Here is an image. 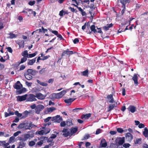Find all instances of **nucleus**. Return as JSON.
I'll return each mask as SVG.
<instances>
[{
    "mask_svg": "<svg viewBox=\"0 0 148 148\" xmlns=\"http://www.w3.org/2000/svg\"><path fill=\"white\" fill-rule=\"evenodd\" d=\"M35 3L36 2L35 1H30L28 2V4L30 6H32L35 4Z\"/></svg>",
    "mask_w": 148,
    "mask_h": 148,
    "instance_id": "52",
    "label": "nucleus"
},
{
    "mask_svg": "<svg viewBox=\"0 0 148 148\" xmlns=\"http://www.w3.org/2000/svg\"><path fill=\"white\" fill-rule=\"evenodd\" d=\"M7 111L10 115H13L14 114V112H11V109L10 108L8 109Z\"/></svg>",
    "mask_w": 148,
    "mask_h": 148,
    "instance_id": "58",
    "label": "nucleus"
},
{
    "mask_svg": "<svg viewBox=\"0 0 148 148\" xmlns=\"http://www.w3.org/2000/svg\"><path fill=\"white\" fill-rule=\"evenodd\" d=\"M45 107L44 106L41 104H39L37 106L36 108V112H39L40 111L42 110Z\"/></svg>",
    "mask_w": 148,
    "mask_h": 148,
    "instance_id": "13",
    "label": "nucleus"
},
{
    "mask_svg": "<svg viewBox=\"0 0 148 148\" xmlns=\"http://www.w3.org/2000/svg\"><path fill=\"white\" fill-rule=\"evenodd\" d=\"M107 98L109 100V102L110 103H112L114 102V99L112 94H110L107 96Z\"/></svg>",
    "mask_w": 148,
    "mask_h": 148,
    "instance_id": "19",
    "label": "nucleus"
},
{
    "mask_svg": "<svg viewBox=\"0 0 148 148\" xmlns=\"http://www.w3.org/2000/svg\"><path fill=\"white\" fill-rule=\"evenodd\" d=\"M130 145L129 143H125L123 145V147L125 148H127Z\"/></svg>",
    "mask_w": 148,
    "mask_h": 148,
    "instance_id": "64",
    "label": "nucleus"
},
{
    "mask_svg": "<svg viewBox=\"0 0 148 148\" xmlns=\"http://www.w3.org/2000/svg\"><path fill=\"white\" fill-rule=\"evenodd\" d=\"M9 35L10 36L8 37L9 38H10L12 39L13 38H16L17 36V35L14 34L12 33H10Z\"/></svg>",
    "mask_w": 148,
    "mask_h": 148,
    "instance_id": "32",
    "label": "nucleus"
},
{
    "mask_svg": "<svg viewBox=\"0 0 148 148\" xmlns=\"http://www.w3.org/2000/svg\"><path fill=\"white\" fill-rule=\"evenodd\" d=\"M120 2L122 5H125L127 3L130 2V1L129 0H120Z\"/></svg>",
    "mask_w": 148,
    "mask_h": 148,
    "instance_id": "29",
    "label": "nucleus"
},
{
    "mask_svg": "<svg viewBox=\"0 0 148 148\" xmlns=\"http://www.w3.org/2000/svg\"><path fill=\"white\" fill-rule=\"evenodd\" d=\"M47 71V69L46 68H43L40 70L39 71V73L42 75L45 73Z\"/></svg>",
    "mask_w": 148,
    "mask_h": 148,
    "instance_id": "33",
    "label": "nucleus"
},
{
    "mask_svg": "<svg viewBox=\"0 0 148 148\" xmlns=\"http://www.w3.org/2000/svg\"><path fill=\"white\" fill-rule=\"evenodd\" d=\"M22 87V85L19 81H17L14 86V88L17 90L20 89Z\"/></svg>",
    "mask_w": 148,
    "mask_h": 148,
    "instance_id": "7",
    "label": "nucleus"
},
{
    "mask_svg": "<svg viewBox=\"0 0 148 148\" xmlns=\"http://www.w3.org/2000/svg\"><path fill=\"white\" fill-rule=\"evenodd\" d=\"M19 142V146L17 148H22L25 146L26 143L24 142L25 141L23 140Z\"/></svg>",
    "mask_w": 148,
    "mask_h": 148,
    "instance_id": "25",
    "label": "nucleus"
},
{
    "mask_svg": "<svg viewBox=\"0 0 148 148\" xmlns=\"http://www.w3.org/2000/svg\"><path fill=\"white\" fill-rule=\"evenodd\" d=\"M27 58L26 57H24L22 58L21 59V61H18L20 64H22L25 62L27 60Z\"/></svg>",
    "mask_w": 148,
    "mask_h": 148,
    "instance_id": "31",
    "label": "nucleus"
},
{
    "mask_svg": "<svg viewBox=\"0 0 148 148\" xmlns=\"http://www.w3.org/2000/svg\"><path fill=\"white\" fill-rule=\"evenodd\" d=\"M82 108H76L75 109H73V111L74 112H79L80 110H82Z\"/></svg>",
    "mask_w": 148,
    "mask_h": 148,
    "instance_id": "54",
    "label": "nucleus"
},
{
    "mask_svg": "<svg viewBox=\"0 0 148 148\" xmlns=\"http://www.w3.org/2000/svg\"><path fill=\"white\" fill-rule=\"evenodd\" d=\"M25 68V66L23 65H21L19 67V71H21V70H24Z\"/></svg>",
    "mask_w": 148,
    "mask_h": 148,
    "instance_id": "49",
    "label": "nucleus"
},
{
    "mask_svg": "<svg viewBox=\"0 0 148 148\" xmlns=\"http://www.w3.org/2000/svg\"><path fill=\"white\" fill-rule=\"evenodd\" d=\"M107 144L105 139H102L100 143V147H106L107 146Z\"/></svg>",
    "mask_w": 148,
    "mask_h": 148,
    "instance_id": "12",
    "label": "nucleus"
},
{
    "mask_svg": "<svg viewBox=\"0 0 148 148\" xmlns=\"http://www.w3.org/2000/svg\"><path fill=\"white\" fill-rule=\"evenodd\" d=\"M45 131L43 130H41L39 131H37L36 132V133L40 135H43L45 133Z\"/></svg>",
    "mask_w": 148,
    "mask_h": 148,
    "instance_id": "44",
    "label": "nucleus"
},
{
    "mask_svg": "<svg viewBox=\"0 0 148 148\" xmlns=\"http://www.w3.org/2000/svg\"><path fill=\"white\" fill-rule=\"evenodd\" d=\"M36 97L38 99L42 100L44 99L45 98L46 96L41 93H38L36 94Z\"/></svg>",
    "mask_w": 148,
    "mask_h": 148,
    "instance_id": "9",
    "label": "nucleus"
},
{
    "mask_svg": "<svg viewBox=\"0 0 148 148\" xmlns=\"http://www.w3.org/2000/svg\"><path fill=\"white\" fill-rule=\"evenodd\" d=\"M51 119V117H48L45 119H44V121L45 122H48L50 119Z\"/></svg>",
    "mask_w": 148,
    "mask_h": 148,
    "instance_id": "59",
    "label": "nucleus"
},
{
    "mask_svg": "<svg viewBox=\"0 0 148 148\" xmlns=\"http://www.w3.org/2000/svg\"><path fill=\"white\" fill-rule=\"evenodd\" d=\"M128 110L132 113H134L136 110V108L134 106L130 105L128 108Z\"/></svg>",
    "mask_w": 148,
    "mask_h": 148,
    "instance_id": "20",
    "label": "nucleus"
},
{
    "mask_svg": "<svg viewBox=\"0 0 148 148\" xmlns=\"http://www.w3.org/2000/svg\"><path fill=\"white\" fill-rule=\"evenodd\" d=\"M51 120L52 121H55V122L58 123H60L62 121V118L60 115H57L56 116L53 117Z\"/></svg>",
    "mask_w": 148,
    "mask_h": 148,
    "instance_id": "3",
    "label": "nucleus"
},
{
    "mask_svg": "<svg viewBox=\"0 0 148 148\" xmlns=\"http://www.w3.org/2000/svg\"><path fill=\"white\" fill-rule=\"evenodd\" d=\"M90 137V136L89 134H87L84 136L83 139H82V140H86L88 139Z\"/></svg>",
    "mask_w": 148,
    "mask_h": 148,
    "instance_id": "47",
    "label": "nucleus"
},
{
    "mask_svg": "<svg viewBox=\"0 0 148 148\" xmlns=\"http://www.w3.org/2000/svg\"><path fill=\"white\" fill-rule=\"evenodd\" d=\"M49 30L50 32H51L52 33L56 35H57L58 34V32L56 30H53L51 29H50Z\"/></svg>",
    "mask_w": 148,
    "mask_h": 148,
    "instance_id": "50",
    "label": "nucleus"
},
{
    "mask_svg": "<svg viewBox=\"0 0 148 148\" xmlns=\"http://www.w3.org/2000/svg\"><path fill=\"white\" fill-rule=\"evenodd\" d=\"M27 95V94L22 96H18L17 97V100L18 101H22L26 100Z\"/></svg>",
    "mask_w": 148,
    "mask_h": 148,
    "instance_id": "8",
    "label": "nucleus"
},
{
    "mask_svg": "<svg viewBox=\"0 0 148 148\" xmlns=\"http://www.w3.org/2000/svg\"><path fill=\"white\" fill-rule=\"evenodd\" d=\"M59 94L58 93H53L51 94L49 96L50 98L52 99H59L60 98V97L59 96Z\"/></svg>",
    "mask_w": 148,
    "mask_h": 148,
    "instance_id": "11",
    "label": "nucleus"
},
{
    "mask_svg": "<svg viewBox=\"0 0 148 148\" xmlns=\"http://www.w3.org/2000/svg\"><path fill=\"white\" fill-rule=\"evenodd\" d=\"M21 133V131H18L14 133L13 135L14 136H16Z\"/></svg>",
    "mask_w": 148,
    "mask_h": 148,
    "instance_id": "60",
    "label": "nucleus"
},
{
    "mask_svg": "<svg viewBox=\"0 0 148 148\" xmlns=\"http://www.w3.org/2000/svg\"><path fill=\"white\" fill-rule=\"evenodd\" d=\"M29 61L27 62V65H32L35 62L36 60V58L32 60H28Z\"/></svg>",
    "mask_w": 148,
    "mask_h": 148,
    "instance_id": "24",
    "label": "nucleus"
},
{
    "mask_svg": "<svg viewBox=\"0 0 148 148\" xmlns=\"http://www.w3.org/2000/svg\"><path fill=\"white\" fill-rule=\"evenodd\" d=\"M70 132V130L69 129L65 128L62 131V132L63 133V135L65 137L71 136L72 135V134H71Z\"/></svg>",
    "mask_w": 148,
    "mask_h": 148,
    "instance_id": "2",
    "label": "nucleus"
},
{
    "mask_svg": "<svg viewBox=\"0 0 148 148\" xmlns=\"http://www.w3.org/2000/svg\"><path fill=\"white\" fill-rule=\"evenodd\" d=\"M64 11L63 10H62L61 11H60L59 13V15L61 16V17H62L63 16V15H64Z\"/></svg>",
    "mask_w": 148,
    "mask_h": 148,
    "instance_id": "61",
    "label": "nucleus"
},
{
    "mask_svg": "<svg viewBox=\"0 0 148 148\" xmlns=\"http://www.w3.org/2000/svg\"><path fill=\"white\" fill-rule=\"evenodd\" d=\"M27 71L31 75L35 76L38 73V71L32 69H29L27 70Z\"/></svg>",
    "mask_w": 148,
    "mask_h": 148,
    "instance_id": "10",
    "label": "nucleus"
},
{
    "mask_svg": "<svg viewBox=\"0 0 148 148\" xmlns=\"http://www.w3.org/2000/svg\"><path fill=\"white\" fill-rule=\"evenodd\" d=\"M50 129L49 128L45 129L44 130V131H45V134H47L49 133L50 132Z\"/></svg>",
    "mask_w": 148,
    "mask_h": 148,
    "instance_id": "63",
    "label": "nucleus"
},
{
    "mask_svg": "<svg viewBox=\"0 0 148 148\" xmlns=\"http://www.w3.org/2000/svg\"><path fill=\"white\" fill-rule=\"evenodd\" d=\"M125 25L121 24V28H120L118 30V32L119 33H121L122 32H125L126 30H128L129 29L128 28V26H127L125 29H122V27H125Z\"/></svg>",
    "mask_w": 148,
    "mask_h": 148,
    "instance_id": "16",
    "label": "nucleus"
},
{
    "mask_svg": "<svg viewBox=\"0 0 148 148\" xmlns=\"http://www.w3.org/2000/svg\"><path fill=\"white\" fill-rule=\"evenodd\" d=\"M141 138H137L134 141L135 144H140L141 143Z\"/></svg>",
    "mask_w": 148,
    "mask_h": 148,
    "instance_id": "37",
    "label": "nucleus"
},
{
    "mask_svg": "<svg viewBox=\"0 0 148 148\" xmlns=\"http://www.w3.org/2000/svg\"><path fill=\"white\" fill-rule=\"evenodd\" d=\"M91 114L90 113L86 114H84L85 119H88L91 116Z\"/></svg>",
    "mask_w": 148,
    "mask_h": 148,
    "instance_id": "55",
    "label": "nucleus"
},
{
    "mask_svg": "<svg viewBox=\"0 0 148 148\" xmlns=\"http://www.w3.org/2000/svg\"><path fill=\"white\" fill-rule=\"evenodd\" d=\"M48 138L46 136H41L40 138V140H41V141H42L43 142V140H46Z\"/></svg>",
    "mask_w": 148,
    "mask_h": 148,
    "instance_id": "56",
    "label": "nucleus"
},
{
    "mask_svg": "<svg viewBox=\"0 0 148 148\" xmlns=\"http://www.w3.org/2000/svg\"><path fill=\"white\" fill-rule=\"evenodd\" d=\"M14 114L18 117H21L22 116V114L19 113L17 111L15 112Z\"/></svg>",
    "mask_w": 148,
    "mask_h": 148,
    "instance_id": "53",
    "label": "nucleus"
},
{
    "mask_svg": "<svg viewBox=\"0 0 148 148\" xmlns=\"http://www.w3.org/2000/svg\"><path fill=\"white\" fill-rule=\"evenodd\" d=\"M119 140L118 141V143H116V145H122L125 142V137H123L122 138H119Z\"/></svg>",
    "mask_w": 148,
    "mask_h": 148,
    "instance_id": "14",
    "label": "nucleus"
},
{
    "mask_svg": "<svg viewBox=\"0 0 148 148\" xmlns=\"http://www.w3.org/2000/svg\"><path fill=\"white\" fill-rule=\"evenodd\" d=\"M138 77L137 76V74H134V76L132 77V79L134 81V83L136 84L137 85L138 84Z\"/></svg>",
    "mask_w": 148,
    "mask_h": 148,
    "instance_id": "18",
    "label": "nucleus"
},
{
    "mask_svg": "<svg viewBox=\"0 0 148 148\" xmlns=\"http://www.w3.org/2000/svg\"><path fill=\"white\" fill-rule=\"evenodd\" d=\"M37 82L40 85L43 86H47L48 85V84L45 82H40L38 80H37Z\"/></svg>",
    "mask_w": 148,
    "mask_h": 148,
    "instance_id": "35",
    "label": "nucleus"
},
{
    "mask_svg": "<svg viewBox=\"0 0 148 148\" xmlns=\"http://www.w3.org/2000/svg\"><path fill=\"white\" fill-rule=\"evenodd\" d=\"M18 129H22L23 130H27V122L20 123L18 126Z\"/></svg>",
    "mask_w": 148,
    "mask_h": 148,
    "instance_id": "4",
    "label": "nucleus"
},
{
    "mask_svg": "<svg viewBox=\"0 0 148 148\" xmlns=\"http://www.w3.org/2000/svg\"><path fill=\"white\" fill-rule=\"evenodd\" d=\"M27 122V129L30 130L33 127H37V126L33 124L32 121Z\"/></svg>",
    "mask_w": 148,
    "mask_h": 148,
    "instance_id": "6",
    "label": "nucleus"
},
{
    "mask_svg": "<svg viewBox=\"0 0 148 148\" xmlns=\"http://www.w3.org/2000/svg\"><path fill=\"white\" fill-rule=\"evenodd\" d=\"M122 7L123 8V9L121 11V13L123 15L124 13L125 10V5H122Z\"/></svg>",
    "mask_w": 148,
    "mask_h": 148,
    "instance_id": "57",
    "label": "nucleus"
},
{
    "mask_svg": "<svg viewBox=\"0 0 148 148\" xmlns=\"http://www.w3.org/2000/svg\"><path fill=\"white\" fill-rule=\"evenodd\" d=\"M117 132L119 133H123L124 130L121 128H119L117 129Z\"/></svg>",
    "mask_w": 148,
    "mask_h": 148,
    "instance_id": "51",
    "label": "nucleus"
},
{
    "mask_svg": "<svg viewBox=\"0 0 148 148\" xmlns=\"http://www.w3.org/2000/svg\"><path fill=\"white\" fill-rule=\"evenodd\" d=\"M29 112L27 111L26 110L25 111L23 112V116L22 117L23 118H25L28 116V114Z\"/></svg>",
    "mask_w": 148,
    "mask_h": 148,
    "instance_id": "36",
    "label": "nucleus"
},
{
    "mask_svg": "<svg viewBox=\"0 0 148 148\" xmlns=\"http://www.w3.org/2000/svg\"><path fill=\"white\" fill-rule=\"evenodd\" d=\"M77 131V129L76 128H72L71 129V130H70L71 132V133L72 134H73L74 133H75Z\"/></svg>",
    "mask_w": 148,
    "mask_h": 148,
    "instance_id": "30",
    "label": "nucleus"
},
{
    "mask_svg": "<svg viewBox=\"0 0 148 148\" xmlns=\"http://www.w3.org/2000/svg\"><path fill=\"white\" fill-rule=\"evenodd\" d=\"M143 135L146 137H148V129L147 127H145L144 129V131L143 132Z\"/></svg>",
    "mask_w": 148,
    "mask_h": 148,
    "instance_id": "26",
    "label": "nucleus"
},
{
    "mask_svg": "<svg viewBox=\"0 0 148 148\" xmlns=\"http://www.w3.org/2000/svg\"><path fill=\"white\" fill-rule=\"evenodd\" d=\"M28 54L27 50H25L22 53V56L24 57H26V58L28 57Z\"/></svg>",
    "mask_w": 148,
    "mask_h": 148,
    "instance_id": "34",
    "label": "nucleus"
},
{
    "mask_svg": "<svg viewBox=\"0 0 148 148\" xmlns=\"http://www.w3.org/2000/svg\"><path fill=\"white\" fill-rule=\"evenodd\" d=\"M79 10L80 11L81 13V14L82 16H84L86 15V13L80 7L78 8Z\"/></svg>",
    "mask_w": 148,
    "mask_h": 148,
    "instance_id": "28",
    "label": "nucleus"
},
{
    "mask_svg": "<svg viewBox=\"0 0 148 148\" xmlns=\"http://www.w3.org/2000/svg\"><path fill=\"white\" fill-rule=\"evenodd\" d=\"M30 137V135L29 134H26L24 135L23 138H20L19 139L20 140H23L26 141L28 139H29Z\"/></svg>",
    "mask_w": 148,
    "mask_h": 148,
    "instance_id": "15",
    "label": "nucleus"
},
{
    "mask_svg": "<svg viewBox=\"0 0 148 148\" xmlns=\"http://www.w3.org/2000/svg\"><path fill=\"white\" fill-rule=\"evenodd\" d=\"M69 9H70L72 12H77V10H75L74 8H72L71 7H70L69 8Z\"/></svg>",
    "mask_w": 148,
    "mask_h": 148,
    "instance_id": "62",
    "label": "nucleus"
},
{
    "mask_svg": "<svg viewBox=\"0 0 148 148\" xmlns=\"http://www.w3.org/2000/svg\"><path fill=\"white\" fill-rule=\"evenodd\" d=\"M113 26V24L112 23L110 24H107L106 25L103 27L102 28L105 30L106 31L108 30L109 28L112 27Z\"/></svg>",
    "mask_w": 148,
    "mask_h": 148,
    "instance_id": "22",
    "label": "nucleus"
},
{
    "mask_svg": "<svg viewBox=\"0 0 148 148\" xmlns=\"http://www.w3.org/2000/svg\"><path fill=\"white\" fill-rule=\"evenodd\" d=\"M56 110V108L53 107L47 108V111L49 112H52L53 110Z\"/></svg>",
    "mask_w": 148,
    "mask_h": 148,
    "instance_id": "40",
    "label": "nucleus"
},
{
    "mask_svg": "<svg viewBox=\"0 0 148 148\" xmlns=\"http://www.w3.org/2000/svg\"><path fill=\"white\" fill-rule=\"evenodd\" d=\"M76 99H73V98H69L68 99H66L64 100V102L67 104H69V105L71 104L72 102L75 100Z\"/></svg>",
    "mask_w": 148,
    "mask_h": 148,
    "instance_id": "23",
    "label": "nucleus"
},
{
    "mask_svg": "<svg viewBox=\"0 0 148 148\" xmlns=\"http://www.w3.org/2000/svg\"><path fill=\"white\" fill-rule=\"evenodd\" d=\"M69 50V49H67V50L64 51L62 53V56H65V55L66 54L67 55H69L68 52V50Z\"/></svg>",
    "mask_w": 148,
    "mask_h": 148,
    "instance_id": "45",
    "label": "nucleus"
},
{
    "mask_svg": "<svg viewBox=\"0 0 148 148\" xmlns=\"http://www.w3.org/2000/svg\"><path fill=\"white\" fill-rule=\"evenodd\" d=\"M25 78L28 80H30L32 79V77L30 74L27 72L25 73L24 74Z\"/></svg>",
    "mask_w": 148,
    "mask_h": 148,
    "instance_id": "21",
    "label": "nucleus"
},
{
    "mask_svg": "<svg viewBox=\"0 0 148 148\" xmlns=\"http://www.w3.org/2000/svg\"><path fill=\"white\" fill-rule=\"evenodd\" d=\"M126 139L129 141H131L133 139L132 135L130 133H127L125 135Z\"/></svg>",
    "mask_w": 148,
    "mask_h": 148,
    "instance_id": "17",
    "label": "nucleus"
},
{
    "mask_svg": "<svg viewBox=\"0 0 148 148\" xmlns=\"http://www.w3.org/2000/svg\"><path fill=\"white\" fill-rule=\"evenodd\" d=\"M35 144V142L34 141L32 140L29 142V145L30 147H32Z\"/></svg>",
    "mask_w": 148,
    "mask_h": 148,
    "instance_id": "43",
    "label": "nucleus"
},
{
    "mask_svg": "<svg viewBox=\"0 0 148 148\" xmlns=\"http://www.w3.org/2000/svg\"><path fill=\"white\" fill-rule=\"evenodd\" d=\"M90 29L91 31H90L89 30V28H88V29H87L86 31V32L87 34H91L92 32L94 34H96L97 32L101 34H103V33L101 30V28L97 27V29L99 30L98 31H97V29H96L95 26L94 25H92L90 27Z\"/></svg>",
    "mask_w": 148,
    "mask_h": 148,
    "instance_id": "1",
    "label": "nucleus"
},
{
    "mask_svg": "<svg viewBox=\"0 0 148 148\" xmlns=\"http://www.w3.org/2000/svg\"><path fill=\"white\" fill-rule=\"evenodd\" d=\"M37 53H38V52L36 51H35L34 53L29 54V55H28V58H31L34 57L37 54Z\"/></svg>",
    "mask_w": 148,
    "mask_h": 148,
    "instance_id": "39",
    "label": "nucleus"
},
{
    "mask_svg": "<svg viewBox=\"0 0 148 148\" xmlns=\"http://www.w3.org/2000/svg\"><path fill=\"white\" fill-rule=\"evenodd\" d=\"M20 64H20V62L19 61L18 62L16 63L14 65V68H16V69H18V67Z\"/></svg>",
    "mask_w": 148,
    "mask_h": 148,
    "instance_id": "48",
    "label": "nucleus"
},
{
    "mask_svg": "<svg viewBox=\"0 0 148 148\" xmlns=\"http://www.w3.org/2000/svg\"><path fill=\"white\" fill-rule=\"evenodd\" d=\"M35 97H36V95L32 94H30L27 97V101H36L37 99Z\"/></svg>",
    "mask_w": 148,
    "mask_h": 148,
    "instance_id": "5",
    "label": "nucleus"
},
{
    "mask_svg": "<svg viewBox=\"0 0 148 148\" xmlns=\"http://www.w3.org/2000/svg\"><path fill=\"white\" fill-rule=\"evenodd\" d=\"M26 90L25 88H22L19 90L17 91L18 94H21L22 93L26 91Z\"/></svg>",
    "mask_w": 148,
    "mask_h": 148,
    "instance_id": "38",
    "label": "nucleus"
},
{
    "mask_svg": "<svg viewBox=\"0 0 148 148\" xmlns=\"http://www.w3.org/2000/svg\"><path fill=\"white\" fill-rule=\"evenodd\" d=\"M116 106L115 104H109V106L108 108V112H109L111 110H112L114 108L116 107Z\"/></svg>",
    "mask_w": 148,
    "mask_h": 148,
    "instance_id": "27",
    "label": "nucleus"
},
{
    "mask_svg": "<svg viewBox=\"0 0 148 148\" xmlns=\"http://www.w3.org/2000/svg\"><path fill=\"white\" fill-rule=\"evenodd\" d=\"M88 70L87 69L85 71H83L82 72V73L84 76H88Z\"/></svg>",
    "mask_w": 148,
    "mask_h": 148,
    "instance_id": "42",
    "label": "nucleus"
},
{
    "mask_svg": "<svg viewBox=\"0 0 148 148\" xmlns=\"http://www.w3.org/2000/svg\"><path fill=\"white\" fill-rule=\"evenodd\" d=\"M43 143V142H42V141H39L36 143V147H37L38 145L39 147H40Z\"/></svg>",
    "mask_w": 148,
    "mask_h": 148,
    "instance_id": "46",
    "label": "nucleus"
},
{
    "mask_svg": "<svg viewBox=\"0 0 148 148\" xmlns=\"http://www.w3.org/2000/svg\"><path fill=\"white\" fill-rule=\"evenodd\" d=\"M66 91L63 90L58 93L59 94V96L60 97V98L66 93Z\"/></svg>",
    "mask_w": 148,
    "mask_h": 148,
    "instance_id": "41",
    "label": "nucleus"
}]
</instances>
